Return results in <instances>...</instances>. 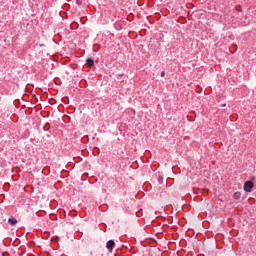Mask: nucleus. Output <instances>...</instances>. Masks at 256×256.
<instances>
[{
	"mask_svg": "<svg viewBox=\"0 0 256 256\" xmlns=\"http://www.w3.org/2000/svg\"><path fill=\"white\" fill-rule=\"evenodd\" d=\"M234 199H241V192H235L233 195Z\"/></svg>",
	"mask_w": 256,
	"mask_h": 256,
	"instance_id": "5",
	"label": "nucleus"
},
{
	"mask_svg": "<svg viewBox=\"0 0 256 256\" xmlns=\"http://www.w3.org/2000/svg\"><path fill=\"white\" fill-rule=\"evenodd\" d=\"M87 65H90V67H94L95 66V61L92 58H88L86 60Z\"/></svg>",
	"mask_w": 256,
	"mask_h": 256,
	"instance_id": "3",
	"label": "nucleus"
},
{
	"mask_svg": "<svg viewBox=\"0 0 256 256\" xmlns=\"http://www.w3.org/2000/svg\"><path fill=\"white\" fill-rule=\"evenodd\" d=\"M106 247H107L109 253H113V247H115V241L109 240L106 244Z\"/></svg>",
	"mask_w": 256,
	"mask_h": 256,
	"instance_id": "2",
	"label": "nucleus"
},
{
	"mask_svg": "<svg viewBox=\"0 0 256 256\" xmlns=\"http://www.w3.org/2000/svg\"><path fill=\"white\" fill-rule=\"evenodd\" d=\"M77 5H81V0H77Z\"/></svg>",
	"mask_w": 256,
	"mask_h": 256,
	"instance_id": "7",
	"label": "nucleus"
},
{
	"mask_svg": "<svg viewBox=\"0 0 256 256\" xmlns=\"http://www.w3.org/2000/svg\"><path fill=\"white\" fill-rule=\"evenodd\" d=\"M160 75L161 77H165V71H162Z\"/></svg>",
	"mask_w": 256,
	"mask_h": 256,
	"instance_id": "6",
	"label": "nucleus"
},
{
	"mask_svg": "<svg viewBox=\"0 0 256 256\" xmlns=\"http://www.w3.org/2000/svg\"><path fill=\"white\" fill-rule=\"evenodd\" d=\"M8 223H9V225H17V219L16 218H9Z\"/></svg>",
	"mask_w": 256,
	"mask_h": 256,
	"instance_id": "4",
	"label": "nucleus"
},
{
	"mask_svg": "<svg viewBox=\"0 0 256 256\" xmlns=\"http://www.w3.org/2000/svg\"><path fill=\"white\" fill-rule=\"evenodd\" d=\"M253 190V181H247L244 184V191L246 193H251V191Z\"/></svg>",
	"mask_w": 256,
	"mask_h": 256,
	"instance_id": "1",
	"label": "nucleus"
}]
</instances>
